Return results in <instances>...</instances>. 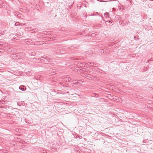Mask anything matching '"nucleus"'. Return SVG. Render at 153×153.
<instances>
[{"instance_id":"obj_6","label":"nucleus","mask_w":153,"mask_h":153,"mask_svg":"<svg viewBox=\"0 0 153 153\" xmlns=\"http://www.w3.org/2000/svg\"><path fill=\"white\" fill-rule=\"evenodd\" d=\"M19 89L22 91H25L26 90V88L24 85H21L19 87Z\"/></svg>"},{"instance_id":"obj_11","label":"nucleus","mask_w":153,"mask_h":153,"mask_svg":"<svg viewBox=\"0 0 153 153\" xmlns=\"http://www.w3.org/2000/svg\"><path fill=\"white\" fill-rule=\"evenodd\" d=\"M76 48V47H74V46H72L71 47H69L68 48V49L69 50H72L73 49H75Z\"/></svg>"},{"instance_id":"obj_32","label":"nucleus","mask_w":153,"mask_h":153,"mask_svg":"<svg viewBox=\"0 0 153 153\" xmlns=\"http://www.w3.org/2000/svg\"><path fill=\"white\" fill-rule=\"evenodd\" d=\"M29 29V27H28V29Z\"/></svg>"},{"instance_id":"obj_30","label":"nucleus","mask_w":153,"mask_h":153,"mask_svg":"<svg viewBox=\"0 0 153 153\" xmlns=\"http://www.w3.org/2000/svg\"><path fill=\"white\" fill-rule=\"evenodd\" d=\"M145 140H143V141H144V142H145Z\"/></svg>"},{"instance_id":"obj_13","label":"nucleus","mask_w":153,"mask_h":153,"mask_svg":"<svg viewBox=\"0 0 153 153\" xmlns=\"http://www.w3.org/2000/svg\"><path fill=\"white\" fill-rule=\"evenodd\" d=\"M109 13L108 12H106L104 14V15L105 16H106V17L107 18V17H109Z\"/></svg>"},{"instance_id":"obj_8","label":"nucleus","mask_w":153,"mask_h":153,"mask_svg":"<svg viewBox=\"0 0 153 153\" xmlns=\"http://www.w3.org/2000/svg\"><path fill=\"white\" fill-rule=\"evenodd\" d=\"M71 80V78L70 77H65V80L67 82H68Z\"/></svg>"},{"instance_id":"obj_12","label":"nucleus","mask_w":153,"mask_h":153,"mask_svg":"<svg viewBox=\"0 0 153 153\" xmlns=\"http://www.w3.org/2000/svg\"><path fill=\"white\" fill-rule=\"evenodd\" d=\"M51 80L52 82H55L57 80V79L55 77H53L52 78Z\"/></svg>"},{"instance_id":"obj_9","label":"nucleus","mask_w":153,"mask_h":153,"mask_svg":"<svg viewBox=\"0 0 153 153\" xmlns=\"http://www.w3.org/2000/svg\"><path fill=\"white\" fill-rule=\"evenodd\" d=\"M13 57L15 58V59H17L19 58L18 55H17V53L16 54H13Z\"/></svg>"},{"instance_id":"obj_21","label":"nucleus","mask_w":153,"mask_h":153,"mask_svg":"<svg viewBox=\"0 0 153 153\" xmlns=\"http://www.w3.org/2000/svg\"><path fill=\"white\" fill-rule=\"evenodd\" d=\"M31 53L32 55H35L36 54V53L35 52H32Z\"/></svg>"},{"instance_id":"obj_24","label":"nucleus","mask_w":153,"mask_h":153,"mask_svg":"<svg viewBox=\"0 0 153 153\" xmlns=\"http://www.w3.org/2000/svg\"><path fill=\"white\" fill-rule=\"evenodd\" d=\"M55 73L54 72H53V73H50V74H51V75H54L55 74Z\"/></svg>"},{"instance_id":"obj_16","label":"nucleus","mask_w":153,"mask_h":153,"mask_svg":"<svg viewBox=\"0 0 153 153\" xmlns=\"http://www.w3.org/2000/svg\"><path fill=\"white\" fill-rule=\"evenodd\" d=\"M119 9L120 11H122L123 10V7H119Z\"/></svg>"},{"instance_id":"obj_15","label":"nucleus","mask_w":153,"mask_h":153,"mask_svg":"<svg viewBox=\"0 0 153 153\" xmlns=\"http://www.w3.org/2000/svg\"><path fill=\"white\" fill-rule=\"evenodd\" d=\"M20 24V23H19V22H16V23H15V26H18V25H19Z\"/></svg>"},{"instance_id":"obj_20","label":"nucleus","mask_w":153,"mask_h":153,"mask_svg":"<svg viewBox=\"0 0 153 153\" xmlns=\"http://www.w3.org/2000/svg\"><path fill=\"white\" fill-rule=\"evenodd\" d=\"M109 22H110V23L111 24V25H113V24H112L113 22L112 20H111V21H109Z\"/></svg>"},{"instance_id":"obj_2","label":"nucleus","mask_w":153,"mask_h":153,"mask_svg":"<svg viewBox=\"0 0 153 153\" xmlns=\"http://www.w3.org/2000/svg\"><path fill=\"white\" fill-rule=\"evenodd\" d=\"M82 75L84 77L88 79L91 78V79H94L95 78L94 77L91 75L85 73H83Z\"/></svg>"},{"instance_id":"obj_3","label":"nucleus","mask_w":153,"mask_h":153,"mask_svg":"<svg viewBox=\"0 0 153 153\" xmlns=\"http://www.w3.org/2000/svg\"><path fill=\"white\" fill-rule=\"evenodd\" d=\"M78 64L80 65V66H84V67H87V66L88 65V63H81V62H79ZM89 66H90L91 67L93 66L92 65H90V66L89 65Z\"/></svg>"},{"instance_id":"obj_5","label":"nucleus","mask_w":153,"mask_h":153,"mask_svg":"<svg viewBox=\"0 0 153 153\" xmlns=\"http://www.w3.org/2000/svg\"><path fill=\"white\" fill-rule=\"evenodd\" d=\"M23 33L22 32H19L16 33V36L18 37H19L21 36H23Z\"/></svg>"},{"instance_id":"obj_1","label":"nucleus","mask_w":153,"mask_h":153,"mask_svg":"<svg viewBox=\"0 0 153 153\" xmlns=\"http://www.w3.org/2000/svg\"><path fill=\"white\" fill-rule=\"evenodd\" d=\"M42 58L44 62H49L51 60V59L46 56L44 55L43 56H42Z\"/></svg>"},{"instance_id":"obj_10","label":"nucleus","mask_w":153,"mask_h":153,"mask_svg":"<svg viewBox=\"0 0 153 153\" xmlns=\"http://www.w3.org/2000/svg\"><path fill=\"white\" fill-rule=\"evenodd\" d=\"M105 24L107 26H110V25H111V24L110 23V22H109L108 21H107L105 22Z\"/></svg>"},{"instance_id":"obj_28","label":"nucleus","mask_w":153,"mask_h":153,"mask_svg":"<svg viewBox=\"0 0 153 153\" xmlns=\"http://www.w3.org/2000/svg\"><path fill=\"white\" fill-rule=\"evenodd\" d=\"M89 63H90V64H93L94 65V63H91V62H89Z\"/></svg>"},{"instance_id":"obj_14","label":"nucleus","mask_w":153,"mask_h":153,"mask_svg":"<svg viewBox=\"0 0 153 153\" xmlns=\"http://www.w3.org/2000/svg\"><path fill=\"white\" fill-rule=\"evenodd\" d=\"M92 96L94 97L96 96V97H97L98 96V94L96 93H93L92 94Z\"/></svg>"},{"instance_id":"obj_31","label":"nucleus","mask_w":153,"mask_h":153,"mask_svg":"<svg viewBox=\"0 0 153 153\" xmlns=\"http://www.w3.org/2000/svg\"><path fill=\"white\" fill-rule=\"evenodd\" d=\"M33 30H34V29L32 30V31H33Z\"/></svg>"},{"instance_id":"obj_29","label":"nucleus","mask_w":153,"mask_h":153,"mask_svg":"<svg viewBox=\"0 0 153 153\" xmlns=\"http://www.w3.org/2000/svg\"><path fill=\"white\" fill-rule=\"evenodd\" d=\"M145 140H143V141H144V142H145Z\"/></svg>"},{"instance_id":"obj_7","label":"nucleus","mask_w":153,"mask_h":153,"mask_svg":"<svg viewBox=\"0 0 153 153\" xmlns=\"http://www.w3.org/2000/svg\"><path fill=\"white\" fill-rule=\"evenodd\" d=\"M6 3L3 2L2 1L0 0V6L2 7H4L5 6Z\"/></svg>"},{"instance_id":"obj_25","label":"nucleus","mask_w":153,"mask_h":153,"mask_svg":"<svg viewBox=\"0 0 153 153\" xmlns=\"http://www.w3.org/2000/svg\"><path fill=\"white\" fill-rule=\"evenodd\" d=\"M134 39L136 40H137L139 39V38H137V39H136V37L135 36H134Z\"/></svg>"},{"instance_id":"obj_26","label":"nucleus","mask_w":153,"mask_h":153,"mask_svg":"<svg viewBox=\"0 0 153 153\" xmlns=\"http://www.w3.org/2000/svg\"><path fill=\"white\" fill-rule=\"evenodd\" d=\"M95 34H94V33H92L91 34V36H95Z\"/></svg>"},{"instance_id":"obj_22","label":"nucleus","mask_w":153,"mask_h":153,"mask_svg":"<svg viewBox=\"0 0 153 153\" xmlns=\"http://www.w3.org/2000/svg\"><path fill=\"white\" fill-rule=\"evenodd\" d=\"M153 61V57L152 58L150 59H149V60H148V61Z\"/></svg>"},{"instance_id":"obj_23","label":"nucleus","mask_w":153,"mask_h":153,"mask_svg":"<svg viewBox=\"0 0 153 153\" xmlns=\"http://www.w3.org/2000/svg\"><path fill=\"white\" fill-rule=\"evenodd\" d=\"M25 25V24H23V23H20L19 25L23 26V25Z\"/></svg>"},{"instance_id":"obj_17","label":"nucleus","mask_w":153,"mask_h":153,"mask_svg":"<svg viewBox=\"0 0 153 153\" xmlns=\"http://www.w3.org/2000/svg\"><path fill=\"white\" fill-rule=\"evenodd\" d=\"M23 53H17V55H20L21 56L23 55Z\"/></svg>"},{"instance_id":"obj_4","label":"nucleus","mask_w":153,"mask_h":153,"mask_svg":"<svg viewBox=\"0 0 153 153\" xmlns=\"http://www.w3.org/2000/svg\"><path fill=\"white\" fill-rule=\"evenodd\" d=\"M36 61L39 62H41V63L44 62V61H43V60L42 59V56L40 58H37L36 59Z\"/></svg>"},{"instance_id":"obj_19","label":"nucleus","mask_w":153,"mask_h":153,"mask_svg":"<svg viewBox=\"0 0 153 153\" xmlns=\"http://www.w3.org/2000/svg\"><path fill=\"white\" fill-rule=\"evenodd\" d=\"M25 42L26 44H28L29 43V41L26 39L25 40Z\"/></svg>"},{"instance_id":"obj_18","label":"nucleus","mask_w":153,"mask_h":153,"mask_svg":"<svg viewBox=\"0 0 153 153\" xmlns=\"http://www.w3.org/2000/svg\"><path fill=\"white\" fill-rule=\"evenodd\" d=\"M99 1L101 2H107V1H103L102 0H99Z\"/></svg>"},{"instance_id":"obj_27","label":"nucleus","mask_w":153,"mask_h":153,"mask_svg":"<svg viewBox=\"0 0 153 153\" xmlns=\"http://www.w3.org/2000/svg\"><path fill=\"white\" fill-rule=\"evenodd\" d=\"M6 151H6V150H3V152H4V153H6Z\"/></svg>"}]
</instances>
